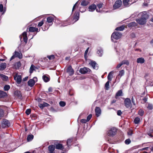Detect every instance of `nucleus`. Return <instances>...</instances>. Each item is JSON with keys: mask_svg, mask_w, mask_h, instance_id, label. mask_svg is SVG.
<instances>
[{"mask_svg": "<svg viewBox=\"0 0 153 153\" xmlns=\"http://www.w3.org/2000/svg\"><path fill=\"white\" fill-rule=\"evenodd\" d=\"M122 34L119 32H115L111 35V39L113 42H116L117 40L120 39L122 36Z\"/></svg>", "mask_w": 153, "mask_h": 153, "instance_id": "obj_1", "label": "nucleus"}, {"mask_svg": "<svg viewBox=\"0 0 153 153\" xmlns=\"http://www.w3.org/2000/svg\"><path fill=\"white\" fill-rule=\"evenodd\" d=\"M124 104L125 106L127 108H132V104L131 100L128 98L125 99Z\"/></svg>", "mask_w": 153, "mask_h": 153, "instance_id": "obj_2", "label": "nucleus"}, {"mask_svg": "<svg viewBox=\"0 0 153 153\" xmlns=\"http://www.w3.org/2000/svg\"><path fill=\"white\" fill-rule=\"evenodd\" d=\"M117 129L116 128L113 127L111 128L108 131V136H113L116 134Z\"/></svg>", "mask_w": 153, "mask_h": 153, "instance_id": "obj_3", "label": "nucleus"}, {"mask_svg": "<svg viewBox=\"0 0 153 153\" xmlns=\"http://www.w3.org/2000/svg\"><path fill=\"white\" fill-rule=\"evenodd\" d=\"M10 126V122L6 119L3 120L1 124V126L2 128H4L6 127H8Z\"/></svg>", "mask_w": 153, "mask_h": 153, "instance_id": "obj_4", "label": "nucleus"}, {"mask_svg": "<svg viewBox=\"0 0 153 153\" xmlns=\"http://www.w3.org/2000/svg\"><path fill=\"white\" fill-rule=\"evenodd\" d=\"M122 5V1H116L113 6L114 10H115L120 7Z\"/></svg>", "mask_w": 153, "mask_h": 153, "instance_id": "obj_5", "label": "nucleus"}, {"mask_svg": "<svg viewBox=\"0 0 153 153\" xmlns=\"http://www.w3.org/2000/svg\"><path fill=\"white\" fill-rule=\"evenodd\" d=\"M14 79L16 81L17 83L20 84L22 82V76L21 75H18L17 74H16L14 76Z\"/></svg>", "mask_w": 153, "mask_h": 153, "instance_id": "obj_6", "label": "nucleus"}, {"mask_svg": "<svg viewBox=\"0 0 153 153\" xmlns=\"http://www.w3.org/2000/svg\"><path fill=\"white\" fill-rule=\"evenodd\" d=\"M91 71L90 69L86 67L81 68L79 70L81 74H84L87 73H90Z\"/></svg>", "mask_w": 153, "mask_h": 153, "instance_id": "obj_7", "label": "nucleus"}, {"mask_svg": "<svg viewBox=\"0 0 153 153\" xmlns=\"http://www.w3.org/2000/svg\"><path fill=\"white\" fill-rule=\"evenodd\" d=\"M34 79H35L36 80H37V78L36 77H34ZM36 82L35 80H34L33 79H31L29 80L27 82L28 85L30 87H32L34 85Z\"/></svg>", "mask_w": 153, "mask_h": 153, "instance_id": "obj_8", "label": "nucleus"}, {"mask_svg": "<svg viewBox=\"0 0 153 153\" xmlns=\"http://www.w3.org/2000/svg\"><path fill=\"white\" fill-rule=\"evenodd\" d=\"M49 152L48 153H56L55 151V146L52 145L49 146L48 147Z\"/></svg>", "mask_w": 153, "mask_h": 153, "instance_id": "obj_9", "label": "nucleus"}, {"mask_svg": "<svg viewBox=\"0 0 153 153\" xmlns=\"http://www.w3.org/2000/svg\"><path fill=\"white\" fill-rule=\"evenodd\" d=\"M131 1H123V3L124 6L125 7H128L132 3L136 2V1L132 2Z\"/></svg>", "mask_w": 153, "mask_h": 153, "instance_id": "obj_10", "label": "nucleus"}, {"mask_svg": "<svg viewBox=\"0 0 153 153\" xmlns=\"http://www.w3.org/2000/svg\"><path fill=\"white\" fill-rule=\"evenodd\" d=\"M136 21L140 25H143L146 22V20L144 19V18H141L140 19H136Z\"/></svg>", "mask_w": 153, "mask_h": 153, "instance_id": "obj_11", "label": "nucleus"}, {"mask_svg": "<svg viewBox=\"0 0 153 153\" xmlns=\"http://www.w3.org/2000/svg\"><path fill=\"white\" fill-rule=\"evenodd\" d=\"M67 72L70 75H72L74 74V71L71 65H70L67 68Z\"/></svg>", "mask_w": 153, "mask_h": 153, "instance_id": "obj_12", "label": "nucleus"}, {"mask_svg": "<svg viewBox=\"0 0 153 153\" xmlns=\"http://www.w3.org/2000/svg\"><path fill=\"white\" fill-rule=\"evenodd\" d=\"M89 64L94 69L97 70L98 68V67L97 64L95 61H91Z\"/></svg>", "mask_w": 153, "mask_h": 153, "instance_id": "obj_13", "label": "nucleus"}, {"mask_svg": "<svg viewBox=\"0 0 153 153\" xmlns=\"http://www.w3.org/2000/svg\"><path fill=\"white\" fill-rule=\"evenodd\" d=\"M141 16V18H144L145 20H146L149 17V16L147 14L146 11H143L140 13Z\"/></svg>", "mask_w": 153, "mask_h": 153, "instance_id": "obj_14", "label": "nucleus"}, {"mask_svg": "<svg viewBox=\"0 0 153 153\" xmlns=\"http://www.w3.org/2000/svg\"><path fill=\"white\" fill-rule=\"evenodd\" d=\"M95 112L96 115L97 117L99 116L101 114L100 108L99 107H96L95 109Z\"/></svg>", "mask_w": 153, "mask_h": 153, "instance_id": "obj_15", "label": "nucleus"}, {"mask_svg": "<svg viewBox=\"0 0 153 153\" xmlns=\"http://www.w3.org/2000/svg\"><path fill=\"white\" fill-rule=\"evenodd\" d=\"M96 5L94 4H93L89 7L88 10L89 11L93 12L96 9Z\"/></svg>", "mask_w": 153, "mask_h": 153, "instance_id": "obj_16", "label": "nucleus"}, {"mask_svg": "<svg viewBox=\"0 0 153 153\" xmlns=\"http://www.w3.org/2000/svg\"><path fill=\"white\" fill-rule=\"evenodd\" d=\"M6 9L5 7H4L2 4H0V12L2 13V15L4 14L5 12Z\"/></svg>", "mask_w": 153, "mask_h": 153, "instance_id": "obj_17", "label": "nucleus"}, {"mask_svg": "<svg viewBox=\"0 0 153 153\" xmlns=\"http://www.w3.org/2000/svg\"><path fill=\"white\" fill-rule=\"evenodd\" d=\"M79 18V13L78 12H76L75 13L73 19L74 20V22H76L78 20Z\"/></svg>", "mask_w": 153, "mask_h": 153, "instance_id": "obj_18", "label": "nucleus"}, {"mask_svg": "<svg viewBox=\"0 0 153 153\" xmlns=\"http://www.w3.org/2000/svg\"><path fill=\"white\" fill-rule=\"evenodd\" d=\"M40 29L39 30L37 28L35 27H30L29 28V31L31 32H34L35 31L39 32V31Z\"/></svg>", "mask_w": 153, "mask_h": 153, "instance_id": "obj_19", "label": "nucleus"}, {"mask_svg": "<svg viewBox=\"0 0 153 153\" xmlns=\"http://www.w3.org/2000/svg\"><path fill=\"white\" fill-rule=\"evenodd\" d=\"M7 96V93L3 91H0V98H4Z\"/></svg>", "mask_w": 153, "mask_h": 153, "instance_id": "obj_20", "label": "nucleus"}, {"mask_svg": "<svg viewBox=\"0 0 153 153\" xmlns=\"http://www.w3.org/2000/svg\"><path fill=\"white\" fill-rule=\"evenodd\" d=\"M137 24L135 22H132L128 23L127 26L128 27L132 28L137 26Z\"/></svg>", "mask_w": 153, "mask_h": 153, "instance_id": "obj_21", "label": "nucleus"}, {"mask_svg": "<svg viewBox=\"0 0 153 153\" xmlns=\"http://www.w3.org/2000/svg\"><path fill=\"white\" fill-rule=\"evenodd\" d=\"M124 71L123 70L120 71L118 75L117 76V78H119L120 79L121 77L124 75Z\"/></svg>", "mask_w": 153, "mask_h": 153, "instance_id": "obj_22", "label": "nucleus"}, {"mask_svg": "<svg viewBox=\"0 0 153 153\" xmlns=\"http://www.w3.org/2000/svg\"><path fill=\"white\" fill-rule=\"evenodd\" d=\"M137 62L138 63L143 64L145 62V60L143 57H140L137 59Z\"/></svg>", "mask_w": 153, "mask_h": 153, "instance_id": "obj_23", "label": "nucleus"}, {"mask_svg": "<svg viewBox=\"0 0 153 153\" xmlns=\"http://www.w3.org/2000/svg\"><path fill=\"white\" fill-rule=\"evenodd\" d=\"M0 77L4 81H6L8 79V77L7 76L0 73Z\"/></svg>", "mask_w": 153, "mask_h": 153, "instance_id": "obj_24", "label": "nucleus"}, {"mask_svg": "<svg viewBox=\"0 0 153 153\" xmlns=\"http://www.w3.org/2000/svg\"><path fill=\"white\" fill-rule=\"evenodd\" d=\"M42 79L45 82H48L50 79L49 77L48 76H47L46 75H44L43 76Z\"/></svg>", "mask_w": 153, "mask_h": 153, "instance_id": "obj_25", "label": "nucleus"}, {"mask_svg": "<svg viewBox=\"0 0 153 153\" xmlns=\"http://www.w3.org/2000/svg\"><path fill=\"white\" fill-rule=\"evenodd\" d=\"M56 148L57 149L62 150L64 149V147L62 144L58 143L56 145Z\"/></svg>", "mask_w": 153, "mask_h": 153, "instance_id": "obj_26", "label": "nucleus"}, {"mask_svg": "<svg viewBox=\"0 0 153 153\" xmlns=\"http://www.w3.org/2000/svg\"><path fill=\"white\" fill-rule=\"evenodd\" d=\"M15 56L16 57H18L20 59H21L22 58V54L17 51H15Z\"/></svg>", "mask_w": 153, "mask_h": 153, "instance_id": "obj_27", "label": "nucleus"}, {"mask_svg": "<svg viewBox=\"0 0 153 153\" xmlns=\"http://www.w3.org/2000/svg\"><path fill=\"white\" fill-rule=\"evenodd\" d=\"M6 64L5 63H2L0 64V70H2L6 68Z\"/></svg>", "mask_w": 153, "mask_h": 153, "instance_id": "obj_28", "label": "nucleus"}, {"mask_svg": "<svg viewBox=\"0 0 153 153\" xmlns=\"http://www.w3.org/2000/svg\"><path fill=\"white\" fill-rule=\"evenodd\" d=\"M53 17L50 16L47 18V22L49 23H52L53 20Z\"/></svg>", "mask_w": 153, "mask_h": 153, "instance_id": "obj_29", "label": "nucleus"}, {"mask_svg": "<svg viewBox=\"0 0 153 153\" xmlns=\"http://www.w3.org/2000/svg\"><path fill=\"white\" fill-rule=\"evenodd\" d=\"M102 53L103 50L102 48H100L98 50V51H97V53L99 55V56H101L102 55Z\"/></svg>", "mask_w": 153, "mask_h": 153, "instance_id": "obj_30", "label": "nucleus"}, {"mask_svg": "<svg viewBox=\"0 0 153 153\" xmlns=\"http://www.w3.org/2000/svg\"><path fill=\"white\" fill-rule=\"evenodd\" d=\"M21 65V63L20 62H18L15 64V66L16 69H18Z\"/></svg>", "mask_w": 153, "mask_h": 153, "instance_id": "obj_31", "label": "nucleus"}, {"mask_svg": "<svg viewBox=\"0 0 153 153\" xmlns=\"http://www.w3.org/2000/svg\"><path fill=\"white\" fill-rule=\"evenodd\" d=\"M125 28V26L123 25L120 27H117L115 29V30H120L122 31Z\"/></svg>", "mask_w": 153, "mask_h": 153, "instance_id": "obj_32", "label": "nucleus"}, {"mask_svg": "<svg viewBox=\"0 0 153 153\" xmlns=\"http://www.w3.org/2000/svg\"><path fill=\"white\" fill-rule=\"evenodd\" d=\"M122 91L121 90H119L116 93L115 96V98H117V96H120L122 95Z\"/></svg>", "mask_w": 153, "mask_h": 153, "instance_id": "obj_33", "label": "nucleus"}, {"mask_svg": "<svg viewBox=\"0 0 153 153\" xmlns=\"http://www.w3.org/2000/svg\"><path fill=\"white\" fill-rule=\"evenodd\" d=\"M89 2L87 1H82L81 3V5L83 6L87 5Z\"/></svg>", "mask_w": 153, "mask_h": 153, "instance_id": "obj_34", "label": "nucleus"}, {"mask_svg": "<svg viewBox=\"0 0 153 153\" xmlns=\"http://www.w3.org/2000/svg\"><path fill=\"white\" fill-rule=\"evenodd\" d=\"M73 140V139L72 138H70L67 141V145L68 147L69 146L71 145V144Z\"/></svg>", "mask_w": 153, "mask_h": 153, "instance_id": "obj_35", "label": "nucleus"}, {"mask_svg": "<svg viewBox=\"0 0 153 153\" xmlns=\"http://www.w3.org/2000/svg\"><path fill=\"white\" fill-rule=\"evenodd\" d=\"M139 14H140L137 12H134L133 14L131 15V17L133 18L134 17H137Z\"/></svg>", "mask_w": 153, "mask_h": 153, "instance_id": "obj_36", "label": "nucleus"}, {"mask_svg": "<svg viewBox=\"0 0 153 153\" xmlns=\"http://www.w3.org/2000/svg\"><path fill=\"white\" fill-rule=\"evenodd\" d=\"M33 138V135L31 134V135H29L27 136V140L28 141H31Z\"/></svg>", "mask_w": 153, "mask_h": 153, "instance_id": "obj_37", "label": "nucleus"}, {"mask_svg": "<svg viewBox=\"0 0 153 153\" xmlns=\"http://www.w3.org/2000/svg\"><path fill=\"white\" fill-rule=\"evenodd\" d=\"M35 68V67L33 65H31L30 69V74H31L33 72V70H34V68Z\"/></svg>", "mask_w": 153, "mask_h": 153, "instance_id": "obj_38", "label": "nucleus"}, {"mask_svg": "<svg viewBox=\"0 0 153 153\" xmlns=\"http://www.w3.org/2000/svg\"><path fill=\"white\" fill-rule=\"evenodd\" d=\"M111 72H111L109 73L107 77L108 80L110 81H111L112 80V75Z\"/></svg>", "mask_w": 153, "mask_h": 153, "instance_id": "obj_39", "label": "nucleus"}, {"mask_svg": "<svg viewBox=\"0 0 153 153\" xmlns=\"http://www.w3.org/2000/svg\"><path fill=\"white\" fill-rule=\"evenodd\" d=\"M140 121V118L138 117H136L134 120V123L136 124H138Z\"/></svg>", "mask_w": 153, "mask_h": 153, "instance_id": "obj_40", "label": "nucleus"}, {"mask_svg": "<svg viewBox=\"0 0 153 153\" xmlns=\"http://www.w3.org/2000/svg\"><path fill=\"white\" fill-rule=\"evenodd\" d=\"M10 88V86L8 85H5L4 87V90L5 91H8Z\"/></svg>", "mask_w": 153, "mask_h": 153, "instance_id": "obj_41", "label": "nucleus"}, {"mask_svg": "<svg viewBox=\"0 0 153 153\" xmlns=\"http://www.w3.org/2000/svg\"><path fill=\"white\" fill-rule=\"evenodd\" d=\"M121 62L122 64V65L123 64H126L128 65H129V62L128 60H123Z\"/></svg>", "mask_w": 153, "mask_h": 153, "instance_id": "obj_42", "label": "nucleus"}, {"mask_svg": "<svg viewBox=\"0 0 153 153\" xmlns=\"http://www.w3.org/2000/svg\"><path fill=\"white\" fill-rule=\"evenodd\" d=\"M144 111L142 109H140L138 111V114L139 115L142 116L144 114Z\"/></svg>", "mask_w": 153, "mask_h": 153, "instance_id": "obj_43", "label": "nucleus"}, {"mask_svg": "<svg viewBox=\"0 0 153 153\" xmlns=\"http://www.w3.org/2000/svg\"><path fill=\"white\" fill-rule=\"evenodd\" d=\"M109 81H108L105 84V88L106 90H108L109 88Z\"/></svg>", "mask_w": 153, "mask_h": 153, "instance_id": "obj_44", "label": "nucleus"}, {"mask_svg": "<svg viewBox=\"0 0 153 153\" xmlns=\"http://www.w3.org/2000/svg\"><path fill=\"white\" fill-rule=\"evenodd\" d=\"M4 114V112L3 110L1 109H0V119L1 117H3Z\"/></svg>", "mask_w": 153, "mask_h": 153, "instance_id": "obj_45", "label": "nucleus"}, {"mask_svg": "<svg viewBox=\"0 0 153 153\" xmlns=\"http://www.w3.org/2000/svg\"><path fill=\"white\" fill-rule=\"evenodd\" d=\"M47 57L50 60H51L55 58L54 56L53 55H52L50 56H48Z\"/></svg>", "mask_w": 153, "mask_h": 153, "instance_id": "obj_46", "label": "nucleus"}, {"mask_svg": "<svg viewBox=\"0 0 153 153\" xmlns=\"http://www.w3.org/2000/svg\"><path fill=\"white\" fill-rule=\"evenodd\" d=\"M131 142V140L129 139H128L125 140V143L126 144H129Z\"/></svg>", "mask_w": 153, "mask_h": 153, "instance_id": "obj_47", "label": "nucleus"}, {"mask_svg": "<svg viewBox=\"0 0 153 153\" xmlns=\"http://www.w3.org/2000/svg\"><path fill=\"white\" fill-rule=\"evenodd\" d=\"M31 111V110L30 109H27L25 113L27 115H28L30 114Z\"/></svg>", "mask_w": 153, "mask_h": 153, "instance_id": "obj_48", "label": "nucleus"}, {"mask_svg": "<svg viewBox=\"0 0 153 153\" xmlns=\"http://www.w3.org/2000/svg\"><path fill=\"white\" fill-rule=\"evenodd\" d=\"M59 104L62 107H64L65 105V102L63 101H60L59 103Z\"/></svg>", "mask_w": 153, "mask_h": 153, "instance_id": "obj_49", "label": "nucleus"}, {"mask_svg": "<svg viewBox=\"0 0 153 153\" xmlns=\"http://www.w3.org/2000/svg\"><path fill=\"white\" fill-rule=\"evenodd\" d=\"M149 110H152L153 108V105L152 104H149L147 107Z\"/></svg>", "mask_w": 153, "mask_h": 153, "instance_id": "obj_50", "label": "nucleus"}, {"mask_svg": "<svg viewBox=\"0 0 153 153\" xmlns=\"http://www.w3.org/2000/svg\"><path fill=\"white\" fill-rule=\"evenodd\" d=\"M43 23H44L43 21H42L39 23L37 26L38 27H41L43 25Z\"/></svg>", "mask_w": 153, "mask_h": 153, "instance_id": "obj_51", "label": "nucleus"}, {"mask_svg": "<svg viewBox=\"0 0 153 153\" xmlns=\"http://www.w3.org/2000/svg\"><path fill=\"white\" fill-rule=\"evenodd\" d=\"M80 122L82 123H85L87 122H88L87 120L85 119H82L80 120Z\"/></svg>", "mask_w": 153, "mask_h": 153, "instance_id": "obj_52", "label": "nucleus"}, {"mask_svg": "<svg viewBox=\"0 0 153 153\" xmlns=\"http://www.w3.org/2000/svg\"><path fill=\"white\" fill-rule=\"evenodd\" d=\"M92 116V114H90L87 117L86 120L88 122L89 121L90 119L91 118Z\"/></svg>", "mask_w": 153, "mask_h": 153, "instance_id": "obj_53", "label": "nucleus"}, {"mask_svg": "<svg viewBox=\"0 0 153 153\" xmlns=\"http://www.w3.org/2000/svg\"><path fill=\"white\" fill-rule=\"evenodd\" d=\"M78 1H77L76 4L74 6L73 9H72V11H74V10L75 9L76 7L78 5Z\"/></svg>", "mask_w": 153, "mask_h": 153, "instance_id": "obj_54", "label": "nucleus"}, {"mask_svg": "<svg viewBox=\"0 0 153 153\" xmlns=\"http://www.w3.org/2000/svg\"><path fill=\"white\" fill-rule=\"evenodd\" d=\"M122 114V112L120 110H119L117 112V114L119 116H120Z\"/></svg>", "mask_w": 153, "mask_h": 153, "instance_id": "obj_55", "label": "nucleus"}, {"mask_svg": "<svg viewBox=\"0 0 153 153\" xmlns=\"http://www.w3.org/2000/svg\"><path fill=\"white\" fill-rule=\"evenodd\" d=\"M103 4L102 3H100L97 4V6L99 9L102 7Z\"/></svg>", "mask_w": 153, "mask_h": 153, "instance_id": "obj_56", "label": "nucleus"}, {"mask_svg": "<svg viewBox=\"0 0 153 153\" xmlns=\"http://www.w3.org/2000/svg\"><path fill=\"white\" fill-rule=\"evenodd\" d=\"M122 65V64L121 62L118 64L116 67V68L118 69Z\"/></svg>", "mask_w": 153, "mask_h": 153, "instance_id": "obj_57", "label": "nucleus"}, {"mask_svg": "<svg viewBox=\"0 0 153 153\" xmlns=\"http://www.w3.org/2000/svg\"><path fill=\"white\" fill-rule=\"evenodd\" d=\"M22 35L23 36V37H27V33L26 32H24L22 33Z\"/></svg>", "mask_w": 153, "mask_h": 153, "instance_id": "obj_58", "label": "nucleus"}, {"mask_svg": "<svg viewBox=\"0 0 153 153\" xmlns=\"http://www.w3.org/2000/svg\"><path fill=\"white\" fill-rule=\"evenodd\" d=\"M131 101H132V102L133 104L134 105H136V104H135V102L134 98L133 97H132V98H131Z\"/></svg>", "mask_w": 153, "mask_h": 153, "instance_id": "obj_59", "label": "nucleus"}, {"mask_svg": "<svg viewBox=\"0 0 153 153\" xmlns=\"http://www.w3.org/2000/svg\"><path fill=\"white\" fill-rule=\"evenodd\" d=\"M23 40H24V42L26 43L27 42V37H23Z\"/></svg>", "mask_w": 153, "mask_h": 153, "instance_id": "obj_60", "label": "nucleus"}, {"mask_svg": "<svg viewBox=\"0 0 153 153\" xmlns=\"http://www.w3.org/2000/svg\"><path fill=\"white\" fill-rule=\"evenodd\" d=\"M88 49H89V48H88L85 51V55H84L85 58V56H86V55L87 54V53H88Z\"/></svg>", "mask_w": 153, "mask_h": 153, "instance_id": "obj_61", "label": "nucleus"}, {"mask_svg": "<svg viewBox=\"0 0 153 153\" xmlns=\"http://www.w3.org/2000/svg\"><path fill=\"white\" fill-rule=\"evenodd\" d=\"M43 104V105L44 106V107H47L49 105V104H48V103H46V102H44Z\"/></svg>", "mask_w": 153, "mask_h": 153, "instance_id": "obj_62", "label": "nucleus"}, {"mask_svg": "<svg viewBox=\"0 0 153 153\" xmlns=\"http://www.w3.org/2000/svg\"><path fill=\"white\" fill-rule=\"evenodd\" d=\"M39 106L41 108H43L44 107V106L43 105V104H40L39 105Z\"/></svg>", "mask_w": 153, "mask_h": 153, "instance_id": "obj_63", "label": "nucleus"}, {"mask_svg": "<svg viewBox=\"0 0 153 153\" xmlns=\"http://www.w3.org/2000/svg\"><path fill=\"white\" fill-rule=\"evenodd\" d=\"M143 100L145 102H146L147 100V97H145L143 98Z\"/></svg>", "mask_w": 153, "mask_h": 153, "instance_id": "obj_64", "label": "nucleus"}]
</instances>
